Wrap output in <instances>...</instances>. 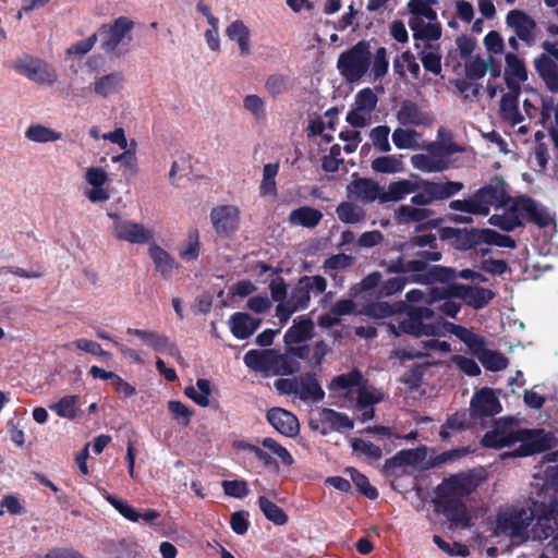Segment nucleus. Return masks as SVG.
I'll use <instances>...</instances> for the list:
<instances>
[{
	"label": "nucleus",
	"instance_id": "obj_13",
	"mask_svg": "<svg viewBox=\"0 0 558 558\" xmlns=\"http://www.w3.org/2000/svg\"><path fill=\"white\" fill-rule=\"evenodd\" d=\"M435 315V310L426 306L411 307L408 311V316L400 323V329L415 337L422 336H441L440 325L426 324L425 320L432 319Z\"/></svg>",
	"mask_w": 558,
	"mask_h": 558
},
{
	"label": "nucleus",
	"instance_id": "obj_5",
	"mask_svg": "<svg viewBox=\"0 0 558 558\" xmlns=\"http://www.w3.org/2000/svg\"><path fill=\"white\" fill-rule=\"evenodd\" d=\"M327 280L322 276H304L299 279L292 290L280 300L276 306V317L283 326L290 317L310 305L311 295H318L325 292Z\"/></svg>",
	"mask_w": 558,
	"mask_h": 558
},
{
	"label": "nucleus",
	"instance_id": "obj_20",
	"mask_svg": "<svg viewBox=\"0 0 558 558\" xmlns=\"http://www.w3.org/2000/svg\"><path fill=\"white\" fill-rule=\"evenodd\" d=\"M417 258L407 260L403 257H399L396 260H391L388 265L389 272H412L414 274V281H423L422 271L426 268L427 262H437L441 258V254L437 251H420L416 254Z\"/></svg>",
	"mask_w": 558,
	"mask_h": 558
},
{
	"label": "nucleus",
	"instance_id": "obj_9",
	"mask_svg": "<svg viewBox=\"0 0 558 558\" xmlns=\"http://www.w3.org/2000/svg\"><path fill=\"white\" fill-rule=\"evenodd\" d=\"M134 23L125 16L116 19L112 23L104 24L98 29L100 48L107 53L122 56L130 49L133 41Z\"/></svg>",
	"mask_w": 558,
	"mask_h": 558
},
{
	"label": "nucleus",
	"instance_id": "obj_59",
	"mask_svg": "<svg viewBox=\"0 0 558 558\" xmlns=\"http://www.w3.org/2000/svg\"><path fill=\"white\" fill-rule=\"evenodd\" d=\"M279 171V163H266L263 168V179L259 185V193L263 196H275L277 194L276 177Z\"/></svg>",
	"mask_w": 558,
	"mask_h": 558
},
{
	"label": "nucleus",
	"instance_id": "obj_54",
	"mask_svg": "<svg viewBox=\"0 0 558 558\" xmlns=\"http://www.w3.org/2000/svg\"><path fill=\"white\" fill-rule=\"evenodd\" d=\"M420 58L426 71H429L435 75H439L441 73V53L438 46H434L429 43L425 44L424 48L420 52Z\"/></svg>",
	"mask_w": 558,
	"mask_h": 558
},
{
	"label": "nucleus",
	"instance_id": "obj_19",
	"mask_svg": "<svg viewBox=\"0 0 558 558\" xmlns=\"http://www.w3.org/2000/svg\"><path fill=\"white\" fill-rule=\"evenodd\" d=\"M506 24L517 37L527 46H533L537 39V24L535 20L522 10H511L506 16Z\"/></svg>",
	"mask_w": 558,
	"mask_h": 558
},
{
	"label": "nucleus",
	"instance_id": "obj_56",
	"mask_svg": "<svg viewBox=\"0 0 558 558\" xmlns=\"http://www.w3.org/2000/svg\"><path fill=\"white\" fill-rule=\"evenodd\" d=\"M258 506L267 520L276 525H284L288 522L287 513L266 496H259Z\"/></svg>",
	"mask_w": 558,
	"mask_h": 558
},
{
	"label": "nucleus",
	"instance_id": "obj_39",
	"mask_svg": "<svg viewBox=\"0 0 558 558\" xmlns=\"http://www.w3.org/2000/svg\"><path fill=\"white\" fill-rule=\"evenodd\" d=\"M25 138L34 144H50L62 140V133L39 122L31 123L25 132Z\"/></svg>",
	"mask_w": 558,
	"mask_h": 558
},
{
	"label": "nucleus",
	"instance_id": "obj_10",
	"mask_svg": "<svg viewBox=\"0 0 558 558\" xmlns=\"http://www.w3.org/2000/svg\"><path fill=\"white\" fill-rule=\"evenodd\" d=\"M233 448L243 452L245 459L255 458L263 466H271L275 460L270 453L275 454L284 465H291L293 458L291 453L277 442L274 438L266 437L262 440V447L251 444L246 440H235Z\"/></svg>",
	"mask_w": 558,
	"mask_h": 558
},
{
	"label": "nucleus",
	"instance_id": "obj_24",
	"mask_svg": "<svg viewBox=\"0 0 558 558\" xmlns=\"http://www.w3.org/2000/svg\"><path fill=\"white\" fill-rule=\"evenodd\" d=\"M501 411V404L490 388H483L474 393L470 403L473 418L494 416Z\"/></svg>",
	"mask_w": 558,
	"mask_h": 558
},
{
	"label": "nucleus",
	"instance_id": "obj_1",
	"mask_svg": "<svg viewBox=\"0 0 558 558\" xmlns=\"http://www.w3.org/2000/svg\"><path fill=\"white\" fill-rule=\"evenodd\" d=\"M337 68L347 82H359L365 75H368L372 82H376L381 80L388 72L387 49L378 47L373 52L371 44L366 40H361L340 53Z\"/></svg>",
	"mask_w": 558,
	"mask_h": 558
},
{
	"label": "nucleus",
	"instance_id": "obj_48",
	"mask_svg": "<svg viewBox=\"0 0 558 558\" xmlns=\"http://www.w3.org/2000/svg\"><path fill=\"white\" fill-rule=\"evenodd\" d=\"M534 63L547 88L553 93H558V65L545 54L537 58Z\"/></svg>",
	"mask_w": 558,
	"mask_h": 558
},
{
	"label": "nucleus",
	"instance_id": "obj_35",
	"mask_svg": "<svg viewBox=\"0 0 558 558\" xmlns=\"http://www.w3.org/2000/svg\"><path fill=\"white\" fill-rule=\"evenodd\" d=\"M558 529V502L550 504L548 509L537 517L536 523L532 529L535 539H546Z\"/></svg>",
	"mask_w": 558,
	"mask_h": 558
},
{
	"label": "nucleus",
	"instance_id": "obj_11",
	"mask_svg": "<svg viewBox=\"0 0 558 558\" xmlns=\"http://www.w3.org/2000/svg\"><path fill=\"white\" fill-rule=\"evenodd\" d=\"M12 68L19 74L41 86H52L58 81L56 69L37 57L23 56L13 61Z\"/></svg>",
	"mask_w": 558,
	"mask_h": 558
},
{
	"label": "nucleus",
	"instance_id": "obj_26",
	"mask_svg": "<svg viewBox=\"0 0 558 558\" xmlns=\"http://www.w3.org/2000/svg\"><path fill=\"white\" fill-rule=\"evenodd\" d=\"M347 193L349 197L364 203H383L384 187L372 179L357 178L348 184Z\"/></svg>",
	"mask_w": 558,
	"mask_h": 558
},
{
	"label": "nucleus",
	"instance_id": "obj_30",
	"mask_svg": "<svg viewBox=\"0 0 558 558\" xmlns=\"http://www.w3.org/2000/svg\"><path fill=\"white\" fill-rule=\"evenodd\" d=\"M267 420L277 432L287 437H295L299 434L300 424L298 417L284 409H270L267 412Z\"/></svg>",
	"mask_w": 558,
	"mask_h": 558
},
{
	"label": "nucleus",
	"instance_id": "obj_7",
	"mask_svg": "<svg viewBox=\"0 0 558 558\" xmlns=\"http://www.w3.org/2000/svg\"><path fill=\"white\" fill-rule=\"evenodd\" d=\"M245 365L254 372L266 376L289 375L300 371V362L289 350L280 354L275 350H250L244 355Z\"/></svg>",
	"mask_w": 558,
	"mask_h": 558
},
{
	"label": "nucleus",
	"instance_id": "obj_33",
	"mask_svg": "<svg viewBox=\"0 0 558 558\" xmlns=\"http://www.w3.org/2000/svg\"><path fill=\"white\" fill-rule=\"evenodd\" d=\"M453 293L474 308L486 306L494 298V292L489 289L465 284H453Z\"/></svg>",
	"mask_w": 558,
	"mask_h": 558
},
{
	"label": "nucleus",
	"instance_id": "obj_53",
	"mask_svg": "<svg viewBox=\"0 0 558 558\" xmlns=\"http://www.w3.org/2000/svg\"><path fill=\"white\" fill-rule=\"evenodd\" d=\"M184 393L187 398L193 400L199 407L209 405V397L211 395V385L208 379H197L194 386H187L184 389Z\"/></svg>",
	"mask_w": 558,
	"mask_h": 558
},
{
	"label": "nucleus",
	"instance_id": "obj_60",
	"mask_svg": "<svg viewBox=\"0 0 558 558\" xmlns=\"http://www.w3.org/2000/svg\"><path fill=\"white\" fill-rule=\"evenodd\" d=\"M435 0H410L408 3L411 13L410 21H421L426 19H436L437 13L433 10L432 5Z\"/></svg>",
	"mask_w": 558,
	"mask_h": 558
},
{
	"label": "nucleus",
	"instance_id": "obj_29",
	"mask_svg": "<svg viewBox=\"0 0 558 558\" xmlns=\"http://www.w3.org/2000/svg\"><path fill=\"white\" fill-rule=\"evenodd\" d=\"M520 93L521 87L507 88V92L502 94L500 99V117L512 126L521 124L524 121V116L519 108Z\"/></svg>",
	"mask_w": 558,
	"mask_h": 558
},
{
	"label": "nucleus",
	"instance_id": "obj_23",
	"mask_svg": "<svg viewBox=\"0 0 558 558\" xmlns=\"http://www.w3.org/2000/svg\"><path fill=\"white\" fill-rule=\"evenodd\" d=\"M126 333L130 336L137 337L141 339L147 347L153 349L156 352L169 354L177 360H181L180 351L178 350L174 342L170 340L169 337L162 333H158L151 330L145 329H136V328H128Z\"/></svg>",
	"mask_w": 558,
	"mask_h": 558
},
{
	"label": "nucleus",
	"instance_id": "obj_41",
	"mask_svg": "<svg viewBox=\"0 0 558 558\" xmlns=\"http://www.w3.org/2000/svg\"><path fill=\"white\" fill-rule=\"evenodd\" d=\"M397 120L401 125L418 126L428 124L429 117L412 101H403L397 112Z\"/></svg>",
	"mask_w": 558,
	"mask_h": 558
},
{
	"label": "nucleus",
	"instance_id": "obj_6",
	"mask_svg": "<svg viewBox=\"0 0 558 558\" xmlns=\"http://www.w3.org/2000/svg\"><path fill=\"white\" fill-rule=\"evenodd\" d=\"M509 201L506 184L500 180H495L493 183L478 190L468 199H454L450 202L449 207L452 210L461 213L487 216L490 206H508Z\"/></svg>",
	"mask_w": 558,
	"mask_h": 558
},
{
	"label": "nucleus",
	"instance_id": "obj_63",
	"mask_svg": "<svg viewBox=\"0 0 558 558\" xmlns=\"http://www.w3.org/2000/svg\"><path fill=\"white\" fill-rule=\"evenodd\" d=\"M441 293H444L440 290H436V287L434 288H426V289H413L407 292L405 299L410 303H424V304H435V300L441 299Z\"/></svg>",
	"mask_w": 558,
	"mask_h": 558
},
{
	"label": "nucleus",
	"instance_id": "obj_25",
	"mask_svg": "<svg viewBox=\"0 0 558 558\" xmlns=\"http://www.w3.org/2000/svg\"><path fill=\"white\" fill-rule=\"evenodd\" d=\"M519 437L518 426L512 423L498 422L493 430L485 434L483 445L496 449L512 447L518 444Z\"/></svg>",
	"mask_w": 558,
	"mask_h": 558
},
{
	"label": "nucleus",
	"instance_id": "obj_47",
	"mask_svg": "<svg viewBox=\"0 0 558 558\" xmlns=\"http://www.w3.org/2000/svg\"><path fill=\"white\" fill-rule=\"evenodd\" d=\"M296 396L305 402L316 403L324 399L325 392L314 376L306 375L298 381Z\"/></svg>",
	"mask_w": 558,
	"mask_h": 558
},
{
	"label": "nucleus",
	"instance_id": "obj_2",
	"mask_svg": "<svg viewBox=\"0 0 558 558\" xmlns=\"http://www.w3.org/2000/svg\"><path fill=\"white\" fill-rule=\"evenodd\" d=\"M478 486L471 472L458 473L445 478L435 489L436 504L456 525L468 526L469 513L463 498Z\"/></svg>",
	"mask_w": 558,
	"mask_h": 558
},
{
	"label": "nucleus",
	"instance_id": "obj_44",
	"mask_svg": "<svg viewBox=\"0 0 558 558\" xmlns=\"http://www.w3.org/2000/svg\"><path fill=\"white\" fill-rule=\"evenodd\" d=\"M424 351L416 350L413 348L402 349L398 351L400 359L413 360L416 357L429 355L432 352L448 353L451 351V347L447 341H440L438 339H428L421 341Z\"/></svg>",
	"mask_w": 558,
	"mask_h": 558
},
{
	"label": "nucleus",
	"instance_id": "obj_4",
	"mask_svg": "<svg viewBox=\"0 0 558 558\" xmlns=\"http://www.w3.org/2000/svg\"><path fill=\"white\" fill-rule=\"evenodd\" d=\"M509 205L510 211L493 215L489 223L505 231H512L521 226L523 220L533 221L542 227L548 226L553 218L547 208L530 197H518Z\"/></svg>",
	"mask_w": 558,
	"mask_h": 558
},
{
	"label": "nucleus",
	"instance_id": "obj_27",
	"mask_svg": "<svg viewBox=\"0 0 558 558\" xmlns=\"http://www.w3.org/2000/svg\"><path fill=\"white\" fill-rule=\"evenodd\" d=\"M125 86V76L120 71L97 75L90 85L93 93L100 98H111Z\"/></svg>",
	"mask_w": 558,
	"mask_h": 558
},
{
	"label": "nucleus",
	"instance_id": "obj_62",
	"mask_svg": "<svg viewBox=\"0 0 558 558\" xmlns=\"http://www.w3.org/2000/svg\"><path fill=\"white\" fill-rule=\"evenodd\" d=\"M243 108L257 122L264 121L266 119V101L256 94H250L243 98Z\"/></svg>",
	"mask_w": 558,
	"mask_h": 558
},
{
	"label": "nucleus",
	"instance_id": "obj_28",
	"mask_svg": "<svg viewBox=\"0 0 558 558\" xmlns=\"http://www.w3.org/2000/svg\"><path fill=\"white\" fill-rule=\"evenodd\" d=\"M104 498L126 520L137 522L141 519L146 523H151L160 517V513L155 509H146L140 513L124 499L118 498L106 490H102Z\"/></svg>",
	"mask_w": 558,
	"mask_h": 558
},
{
	"label": "nucleus",
	"instance_id": "obj_57",
	"mask_svg": "<svg viewBox=\"0 0 558 558\" xmlns=\"http://www.w3.org/2000/svg\"><path fill=\"white\" fill-rule=\"evenodd\" d=\"M199 234L197 230H191L187 238L179 246V256L184 262L196 260L199 256Z\"/></svg>",
	"mask_w": 558,
	"mask_h": 558
},
{
	"label": "nucleus",
	"instance_id": "obj_55",
	"mask_svg": "<svg viewBox=\"0 0 558 558\" xmlns=\"http://www.w3.org/2000/svg\"><path fill=\"white\" fill-rule=\"evenodd\" d=\"M137 143L135 140L130 141V146L126 149H122L121 154L111 157L113 163L120 165L121 168L136 173L138 170V159L136 156Z\"/></svg>",
	"mask_w": 558,
	"mask_h": 558
},
{
	"label": "nucleus",
	"instance_id": "obj_51",
	"mask_svg": "<svg viewBox=\"0 0 558 558\" xmlns=\"http://www.w3.org/2000/svg\"><path fill=\"white\" fill-rule=\"evenodd\" d=\"M49 409L59 417L74 420L80 414L78 396L68 395L59 399L57 402L49 404Z\"/></svg>",
	"mask_w": 558,
	"mask_h": 558
},
{
	"label": "nucleus",
	"instance_id": "obj_43",
	"mask_svg": "<svg viewBox=\"0 0 558 558\" xmlns=\"http://www.w3.org/2000/svg\"><path fill=\"white\" fill-rule=\"evenodd\" d=\"M436 290H440L444 293L440 295L441 299L435 300V304H432V306L445 316L456 317L461 308V299L453 293V284L436 287Z\"/></svg>",
	"mask_w": 558,
	"mask_h": 558
},
{
	"label": "nucleus",
	"instance_id": "obj_16",
	"mask_svg": "<svg viewBox=\"0 0 558 558\" xmlns=\"http://www.w3.org/2000/svg\"><path fill=\"white\" fill-rule=\"evenodd\" d=\"M448 163V151L438 144L430 145L424 154L411 157L413 168L423 172H440L447 169Z\"/></svg>",
	"mask_w": 558,
	"mask_h": 558
},
{
	"label": "nucleus",
	"instance_id": "obj_12",
	"mask_svg": "<svg viewBox=\"0 0 558 558\" xmlns=\"http://www.w3.org/2000/svg\"><path fill=\"white\" fill-rule=\"evenodd\" d=\"M107 216L112 220L111 233L119 241H125L131 244H149L155 234L150 228L124 219L117 213H108Z\"/></svg>",
	"mask_w": 558,
	"mask_h": 558
},
{
	"label": "nucleus",
	"instance_id": "obj_37",
	"mask_svg": "<svg viewBox=\"0 0 558 558\" xmlns=\"http://www.w3.org/2000/svg\"><path fill=\"white\" fill-rule=\"evenodd\" d=\"M262 323L260 318H255L247 313L238 312L231 315L229 325L231 332L238 339L251 337Z\"/></svg>",
	"mask_w": 558,
	"mask_h": 558
},
{
	"label": "nucleus",
	"instance_id": "obj_61",
	"mask_svg": "<svg viewBox=\"0 0 558 558\" xmlns=\"http://www.w3.org/2000/svg\"><path fill=\"white\" fill-rule=\"evenodd\" d=\"M418 134L412 129L398 128L392 133V142L399 149H414L418 146Z\"/></svg>",
	"mask_w": 558,
	"mask_h": 558
},
{
	"label": "nucleus",
	"instance_id": "obj_34",
	"mask_svg": "<svg viewBox=\"0 0 558 558\" xmlns=\"http://www.w3.org/2000/svg\"><path fill=\"white\" fill-rule=\"evenodd\" d=\"M330 352L328 344L320 340L313 344H305L296 348H291V354L296 361L298 359L304 360L310 366L318 367L323 363L324 357Z\"/></svg>",
	"mask_w": 558,
	"mask_h": 558
},
{
	"label": "nucleus",
	"instance_id": "obj_46",
	"mask_svg": "<svg viewBox=\"0 0 558 558\" xmlns=\"http://www.w3.org/2000/svg\"><path fill=\"white\" fill-rule=\"evenodd\" d=\"M415 39L434 41L440 38L441 27L436 19H426L421 21H409Z\"/></svg>",
	"mask_w": 558,
	"mask_h": 558
},
{
	"label": "nucleus",
	"instance_id": "obj_18",
	"mask_svg": "<svg viewBox=\"0 0 558 558\" xmlns=\"http://www.w3.org/2000/svg\"><path fill=\"white\" fill-rule=\"evenodd\" d=\"M427 458L425 447L399 451L392 458L386 460L385 470L391 474H402L408 468H424Z\"/></svg>",
	"mask_w": 558,
	"mask_h": 558
},
{
	"label": "nucleus",
	"instance_id": "obj_8",
	"mask_svg": "<svg viewBox=\"0 0 558 558\" xmlns=\"http://www.w3.org/2000/svg\"><path fill=\"white\" fill-rule=\"evenodd\" d=\"M533 519L534 513L531 508H502L497 514L495 535L507 536L515 545L524 543L529 538V526Z\"/></svg>",
	"mask_w": 558,
	"mask_h": 558
},
{
	"label": "nucleus",
	"instance_id": "obj_21",
	"mask_svg": "<svg viewBox=\"0 0 558 558\" xmlns=\"http://www.w3.org/2000/svg\"><path fill=\"white\" fill-rule=\"evenodd\" d=\"M353 425V421L348 415L331 409H322L317 417H312L310 421L311 428L319 432L322 435H328L332 430L343 432L351 429Z\"/></svg>",
	"mask_w": 558,
	"mask_h": 558
},
{
	"label": "nucleus",
	"instance_id": "obj_32",
	"mask_svg": "<svg viewBox=\"0 0 558 558\" xmlns=\"http://www.w3.org/2000/svg\"><path fill=\"white\" fill-rule=\"evenodd\" d=\"M148 255L154 263L155 270L165 279H169L179 268V264L165 248L155 242L148 244Z\"/></svg>",
	"mask_w": 558,
	"mask_h": 558
},
{
	"label": "nucleus",
	"instance_id": "obj_15",
	"mask_svg": "<svg viewBox=\"0 0 558 558\" xmlns=\"http://www.w3.org/2000/svg\"><path fill=\"white\" fill-rule=\"evenodd\" d=\"M84 181L87 187L83 191V195L90 203H102L110 198V193L107 187L109 182V174L102 167L90 166L84 170Z\"/></svg>",
	"mask_w": 558,
	"mask_h": 558
},
{
	"label": "nucleus",
	"instance_id": "obj_17",
	"mask_svg": "<svg viewBox=\"0 0 558 558\" xmlns=\"http://www.w3.org/2000/svg\"><path fill=\"white\" fill-rule=\"evenodd\" d=\"M519 447L511 452V456L526 457L535 452L544 451L550 447L551 438L549 434L543 429L519 428Z\"/></svg>",
	"mask_w": 558,
	"mask_h": 558
},
{
	"label": "nucleus",
	"instance_id": "obj_36",
	"mask_svg": "<svg viewBox=\"0 0 558 558\" xmlns=\"http://www.w3.org/2000/svg\"><path fill=\"white\" fill-rule=\"evenodd\" d=\"M466 241L469 245H476L481 243L493 244L500 247H510L513 248L515 246V242L509 235L500 234L490 229H473L466 233Z\"/></svg>",
	"mask_w": 558,
	"mask_h": 558
},
{
	"label": "nucleus",
	"instance_id": "obj_64",
	"mask_svg": "<svg viewBox=\"0 0 558 558\" xmlns=\"http://www.w3.org/2000/svg\"><path fill=\"white\" fill-rule=\"evenodd\" d=\"M464 72L466 78L476 82L488 72V61L480 57L472 58L465 62Z\"/></svg>",
	"mask_w": 558,
	"mask_h": 558
},
{
	"label": "nucleus",
	"instance_id": "obj_22",
	"mask_svg": "<svg viewBox=\"0 0 558 558\" xmlns=\"http://www.w3.org/2000/svg\"><path fill=\"white\" fill-rule=\"evenodd\" d=\"M210 221L218 234L230 236L239 229L240 209L234 205L216 206L210 211Z\"/></svg>",
	"mask_w": 558,
	"mask_h": 558
},
{
	"label": "nucleus",
	"instance_id": "obj_3",
	"mask_svg": "<svg viewBox=\"0 0 558 558\" xmlns=\"http://www.w3.org/2000/svg\"><path fill=\"white\" fill-rule=\"evenodd\" d=\"M329 389L345 397L356 393V409L362 412L361 421L367 422L374 416L373 405L384 399V393L368 385L359 371H352L335 377Z\"/></svg>",
	"mask_w": 558,
	"mask_h": 558
},
{
	"label": "nucleus",
	"instance_id": "obj_40",
	"mask_svg": "<svg viewBox=\"0 0 558 558\" xmlns=\"http://www.w3.org/2000/svg\"><path fill=\"white\" fill-rule=\"evenodd\" d=\"M418 190L420 183L417 180L403 179L391 182L387 189L384 187L383 203L402 201Z\"/></svg>",
	"mask_w": 558,
	"mask_h": 558
},
{
	"label": "nucleus",
	"instance_id": "obj_14",
	"mask_svg": "<svg viewBox=\"0 0 558 558\" xmlns=\"http://www.w3.org/2000/svg\"><path fill=\"white\" fill-rule=\"evenodd\" d=\"M418 183L420 190L411 197V204L415 206H426L434 201L449 198L463 187L460 182L439 183L421 180Z\"/></svg>",
	"mask_w": 558,
	"mask_h": 558
},
{
	"label": "nucleus",
	"instance_id": "obj_58",
	"mask_svg": "<svg viewBox=\"0 0 558 558\" xmlns=\"http://www.w3.org/2000/svg\"><path fill=\"white\" fill-rule=\"evenodd\" d=\"M336 214L344 223H359L365 218V211L362 207L351 203L342 202L336 208Z\"/></svg>",
	"mask_w": 558,
	"mask_h": 558
},
{
	"label": "nucleus",
	"instance_id": "obj_38",
	"mask_svg": "<svg viewBox=\"0 0 558 558\" xmlns=\"http://www.w3.org/2000/svg\"><path fill=\"white\" fill-rule=\"evenodd\" d=\"M505 81L507 88L521 87L520 83L527 80V71L524 62L514 53H507Z\"/></svg>",
	"mask_w": 558,
	"mask_h": 558
},
{
	"label": "nucleus",
	"instance_id": "obj_45",
	"mask_svg": "<svg viewBox=\"0 0 558 558\" xmlns=\"http://www.w3.org/2000/svg\"><path fill=\"white\" fill-rule=\"evenodd\" d=\"M322 219V211L310 206H302L293 209L288 217L290 225L308 229H313L318 226Z\"/></svg>",
	"mask_w": 558,
	"mask_h": 558
},
{
	"label": "nucleus",
	"instance_id": "obj_42",
	"mask_svg": "<svg viewBox=\"0 0 558 558\" xmlns=\"http://www.w3.org/2000/svg\"><path fill=\"white\" fill-rule=\"evenodd\" d=\"M226 35L238 44L242 57L251 54V31L242 21L236 20L229 24Z\"/></svg>",
	"mask_w": 558,
	"mask_h": 558
},
{
	"label": "nucleus",
	"instance_id": "obj_49",
	"mask_svg": "<svg viewBox=\"0 0 558 558\" xmlns=\"http://www.w3.org/2000/svg\"><path fill=\"white\" fill-rule=\"evenodd\" d=\"M403 155H385L373 159L371 168L376 173L396 174L405 169Z\"/></svg>",
	"mask_w": 558,
	"mask_h": 558
},
{
	"label": "nucleus",
	"instance_id": "obj_52",
	"mask_svg": "<svg viewBox=\"0 0 558 558\" xmlns=\"http://www.w3.org/2000/svg\"><path fill=\"white\" fill-rule=\"evenodd\" d=\"M393 71L401 78L405 77L408 71L413 78H418L421 73L420 64L416 62L415 57L410 51H404L397 56L393 60Z\"/></svg>",
	"mask_w": 558,
	"mask_h": 558
},
{
	"label": "nucleus",
	"instance_id": "obj_50",
	"mask_svg": "<svg viewBox=\"0 0 558 558\" xmlns=\"http://www.w3.org/2000/svg\"><path fill=\"white\" fill-rule=\"evenodd\" d=\"M433 211L427 208H418L411 205H400L395 210V220L400 225H408L412 222H423L428 220Z\"/></svg>",
	"mask_w": 558,
	"mask_h": 558
},
{
	"label": "nucleus",
	"instance_id": "obj_31",
	"mask_svg": "<svg viewBox=\"0 0 558 558\" xmlns=\"http://www.w3.org/2000/svg\"><path fill=\"white\" fill-rule=\"evenodd\" d=\"M315 325L308 315H301L293 319L292 326L284 333V343L288 350L311 339L314 336Z\"/></svg>",
	"mask_w": 558,
	"mask_h": 558
}]
</instances>
